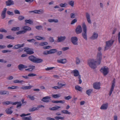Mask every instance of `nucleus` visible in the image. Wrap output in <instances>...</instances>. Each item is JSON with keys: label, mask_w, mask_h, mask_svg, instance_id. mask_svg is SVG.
Wrapping results in <instances>:
<instances>
[{"label": "nucleus", "mask_w": 120, "mask_h": 120, "mask_svg": "<svg viewBox=\"0 0 120 120\" xmlns=\"http://www.w3.org/2000/svg\"><path fill=\"white\" fill-rule=\"evenodd\" d=\"M83 31L82 34V35L83 38L86 40L87 39V29L86 26L84 22H83L82 25Z\"/></svg>", "instance_id": "f257e3e1"}, {"label": "nucleus", "mask_w": 120, "mask_h": 120, "mask_svg": "<svg viewBox=\"0 0 120 120\" xmlns=\"http://www.w3.org/2000/svg\"><path fill=\"white\" fill-rule=\"evenodd\" d=\"M97 62V61L94 60H91L88 61V64L91 68L94 69H95L97 67L96 64Z\"/></svg>", "instance_id": "f03ea898"}, {"label": "nucleus", "mask_w": 120, "mask_h": 120, "mask_svg": "<svg viewBox=\"0 0 120 120\" xmlns=\"http://www.w3.org/2000/svg\"><path fill=\"white\" fill-rule=\"evenodd\" d=\"M114 41L111 40L106 42V45L105 47L104 50L108 49L112 45Z\"/></svg>", "instance_id": "7ed1b4c3"}, {"label": "nucleus", "mask_w": 120, "mask_h": 120, "mask_svg": "<svg viewBox=\"0 0 120 120\" xmlns=\"http://www.w3.org/2000/svg\"><path fill=\"white\" fill-rule=\"evenodd\" d=\"M102 72L104 75H107L109 72V68L106 66L102 68L100 70Z\"/></svg>", "instance_id": "20e7f679"}, {"label": "nucleus", "mask_w": 120, "mask_h": 120, "mask_svg": "<svg viewBox=\"0 0 120 120\" xmlns=\"http://www.w3.org/2000/svg\"><path fill=\"white\" fill-rule=\"evenodd\" d=\"M115 78H114L112 81V85L109 93V94L110 96H111L114 89V87L115 86Z\"/></svg>", "instance_id": "39448f33"}, {"label": "nucleus", "mask_w": 120, "mask_h": 120, "mask_svg": "<svg viewBox=\"0 0 120 120\" xmlns=\"http://www.w3.org/2000/svg\"><path fill=\"white\" fill-rule=\"evenodd\" d=\"M102 54L101 52H98L97 56L96 61L98 65L100 64L101 63L102 59Z\"/></svg>", "instance_id": "423d86ee"}, {"label": "nucleus", "mask_w": 120, "mask_h": 120, "mask_svg": "<svg viewBox=\"0 0 120 120\" xmlns=\"http://www.w3.org/2000/svg\"><path fill=\"white\" fill-rule=\"evenodd\" d=\"M71 40L72 42L74 45H77L78 44V39L76 37H72L71 38Z\"/></svg>", "instance_id": "0eeeda50"}, {"label": "nucleus", "mask_w": 120, "mask_h": 120, "mask_svg": "<svg viewBox=\"0 0 120 120\" xmlns=\"http://www.w3.org/2000/svg\"><path fill=\"white\" fill-rule=\"evenodd\" d=\"M25 49L24 51L26 52V53L30 55L34 53L33 50H31V49L28 48H24Z\"/></svg>", "instance_id": "6e6552de"}, {"label": "nucleus", "mask_w": 120, "mask_h": 120, "mask_svg": "<svg viewBox=\"0 0 120 120\" xmlns=\"http://www.w3.org/2000/svg\"><path fill=\"white\" fill-rule=\"evenodd\" d=\"M100 82H96L94 83L93 85V88L96 89H99L100 88Z\"/></svg>", "instance_id": "1a4fd4ad"}, {"label": "nucleus", "mask_w": 120, "mask_h": 120, "mask_svg": "<svg viewBox=\"0 0 120 120\" xmlns=\"http://www.w3.org/2000/svg\"><path fill=\"white\" fill-rule=\"evenodd\" d=\"M82 31V29L81 26L79 25L76 27L75 30L77 34L81 33Z\"/></svg>", "instance_id": "9d476101"}, {"label": "nucleus", "mask_w": 120, "mask_h": 120, "mask_svg": "<svg viewBox=\"0 0 120 120\" xmlns=\"http://www.w3.org/2000/svg\"><path fill=\"white\" fill-rule=\"evenodd\" d=\"M51 98L49 96H46L43 98L41 101L45 102H49L50 101L49 100Z\"/></svg>", "instance_id": "9b49d317"}, {"label": "nucleus", "mask_w": 120, "mask_h": 120, "mask_svg": "<svg viewBox=\"0 0 120 120\" xmlns=\"http://www.w3.org/2000/svg\"><path fill=\"white\" fill-rule=\"evenodd\" d=\"M66 37L65 36H61L57 37V41L58 42H60L64 41Z\"/></svg>", "instance_id": "f8f14e48"}, {"label": "nucleus", "mask_w": 120, "mask_h": 120, "mask_svg": "<svg viewBox=\"0 0 120 120\" xmlns=\"http://www.w3.org/2000/svg\"><path fill=\"white\" fill-rule=\"evenodd\" d=\"M22 28L23 30V31H24V33H26L27 31L30 30H31L30 27L27 26H23Z\"/></svg>", "instance_id": "ddd939ff"}, {"label": "nucleus", "mask_w": 120, "mask_h": 120, "mask_svg": "<svg viewBox=\"0 0 120 120\" xmlns=\"http://www.w3.org/2000/svg\"><path fill=\"white\" fill-rule=\"evenodd\" d=\"M2 104L3 105H8L10 104H11L12 105H16L17 104L16 102H13L11 101H4L2 102Z\"/></svg>", "instance_id": "4468645a"}, {"label": "nucleus", "mask_w": 120, "mask_h": 120, "mask_svg": "<svg viewBox=\"0 0 120 120\" xmlns=\"http://www.w3.org/2000/svg\"><path fill=\"white\" fill-rule=\"evenodd\" d=\"M7 10L6 8H4V9L3 11H2L1 16L2 17V18L3 19L5 18L6 16V13Z\"/></svg>", "instance_id": "2eb2a0df"}, {"label": "nucleus", "mask_w": 120, "mask_h": 120, "mask_svg": "<svg viewBox=\"0 0 120 120\" xmlns=\"http://www.w3.org/2000/svg\"><path fill=\"white\" fill-rule=\"evenodd\" d=\"M25 45L24 43L21 44H18L15 45L13 48V49H16L19 48L23 47Z\"/></svg>", "instance_id": "dca6fc26"}, {"label": "nucleus", "mask_w": 120, "mask_h": 120, "mask_svg": "<svg viewBox=\"0 0 120 120\" xmlns=\"http://www.w3.org/2000/svg\"><path fill=\"white\" fill-rule=\"evenodd\" d=\"M27 67V66L22 64H20L18 66L19 69L20 71L22 70V69L26 68Z\"/></svg>", "instance_id": "f3484780"}, {"label": "nucleus", "mask_w": 120, "mask_h": 120, "mask_svg": "<svg viewBox=\"0 0 120 120\" xmlns=\"http://www.w3.org/2000/svg\"><path fill=\"white\" fill-rule=\"evenodd\" d=\"M86 16L88 23H89L91 24V22L90 19V15L88 13H86Z\"/></svg>", "instance_id": "a211bd4d"}, {"label": "nucleus", "mask_w": 120, "mask_h": 120, "mask_svg": "<svg viewBox=\"0 0 120 120\" xmlns=\"http://www.w3.org/2000/svg\"><path fill=\"white\" fill-rule=\"evenodd\" d=\"M98 36V34L97 33L94 32L92 36L91 37V39L92 40L96 39Z\"/></svg>", "instance_id": "6ab92c4d"}, {"label": "nucleus", "mask_w": 120, "mask_h": 120, "mask_svg": "<svg viewBox=\"0 0 120 120\" xmlns=\"http://www.w3.org/2000/svg\"><path fill=\"white\" fill-rule=\"evenodd\" d=\"M36 57L33 55H31L29 57L28 59L30 60L34 63Z\"/></svg>", "instance_id": "aec40b11"}, {"label": "nucleus", "mask_w": 120, "mask_h": 120, "mask_svg": "<svg viewBox=\"0 0 120 120\" xmlns=\"http://www.w3.org/2000/svg\"><path fill=\"white\" fill-rule=\"evenodd\" d=\"M6 5L7 6H10L11 5L14 4V2L13 1H10V0L6 1L5 2Z\"/></svg>", "instance_id": "412c9836"}, {"label": "nucleus", "mask_w": 120, "mask_h": 120, "mask_svg": "<svg viewBox=\"0 0 120 120\" xmlns=\"http://www.w3.org/2000/svg\"><path fill=\"white\" fill-rule=\"evenodd\" d=\"M6 113L8 114H11L13 113V111L10 108H7L5 110Z\"/></svg>", "instance_id": "4be33fe9"}, {"label": "nucleus", "mask_w": 120, "mask_h": 120, "mask_svg": "<svg viewBox=\"0 0 120 120\" xmlns=\"http://www.w3.org/2000/svg\"><path fill=\"white\" fill-rule=\"evenodd\" d=\"M73 72L74 73V76L75 77L80 75H79V71L77 70H73Z\"/></svg>", "instance_id": "5701e85b"}, {"label": "nucleus", "mask_w": 120, "mask_h": 120, "mask_svg": "<svg viewBox=\"0 0 120 120\" xmlns=\"http://www.w3.org/2000/svg\"><path fill=\"white\" fill-rule=\"evenodd\" d=\"M66 61L67 60L65 59H60V60H57V62L58 63L62 64L65 63Z\"/></svg>", "instance_id": "b1692460"}, {"label": "nucleus", "mask_w": 120, "mask_h": 120, "mask_svg": "<svg viewBox=\"0 0 120 120\" xmlns=\"http://www.w3.org/2000/svg\"><path fill=\"white\" fill-rule=\"evenodd\" d=\"M43 61V60L39 58H37L36 57L34 63H38L42 62Z\"/></svg>", "instance_id": "393cba45"}, {"label": "nucleus", "mask_w": 120, "mask_h": 120, "mask_svg": "<svg viewBox=\"0 0 120 120\" xmlns=\"http://www.w3.org/2000/svg\"><path fill=\"white\" fill-rule=\"evenodd\" d=\"M9 94V92L8 91L5 90H0V94L1 95L5 94L8 95Z\"/></svg>", "instance_id": "a878e982"}, {"label": "nucleus", "mask_w": 120, "mask_h": 120, "mask_svg": "<svg viewBox=\"0 0 120 120\" xmlns=\"http://www.w3.org/2000/svg\"><path fill=\"white\" fill-rule=\"evenodd\" d=\"M108 107L107 104H103L101 106L100 109H106Z\"/></svg>", "instance_id": "bb28decb"}, {"label": "nucleus", "mask_w": 120, "mask_h": 120, "mask_svg": "<svg viewBox=\"0 0 120 120\" xmlns=\"http://www.w3.org/2000/svg\"><path fill=\"white\" fill-rule=\"evenodd\" d=\"M33 86H25L21 87V88L24 90H26L30 89Z\"/></svg>", "instance_id": "cd10ccee"}, {"label": "nucleus", "mask_w": 120, "mask_h": 120, "mask_svg": "<svg viewBox=\"0 0 120 120\" xmlns=\"http://www.w3.org/2000/svg\"><path fill=\"white\" fill-rule=\"evenodd\" d=\"M48 21L50 22H54L55 23H57L59 22L58 20L57 19H49L48 20Z\"/></svg>", "instance_id": "c85d7f7f"}, {"label": "nucleus", "mask_w": 120, "mask_h": 120, "mask_svg": "<svg viewBox=\"0 0 120 120\" xmlns=\"http://www.w3.org/2000/svg\"><path fill=\"white\" fill-rule=\"evenodd\" d=\"M38 108L34 107L29 109L28 110L30 112H33L36 110H38Z\"/></svg>", "instance_id": "c756f323"}, {"label": "nucleus", "mask_w": 120, "mask_h": 120, "mask_svg": "<svg viewBox=\"0 0 120 120\" xmlns=\"http://www.w3.org/2000/svg\"><path fill=\"white\" fill-rule=\"evenodd\" d=\"M60 106H56L55 107H53L52 108H49V109L52 110H56L59 108H60Z\"/></svg>", "instance_id": "7c9ffc66"}, {"label": "nucleus", "mask_w": 120, "mask_h": 120, "mask_svg": "<svg viewBox=\"0 0 120 120\" xmlns=\"http://www.w3.org/2000/svg\"><path fill=\"white\" fill-rule=\"evenodd\" d=\"M50 54L54 53L57 52V50L56 49H52L49 50Z\"/></svg>", "instance_id": "2f4dec72"}, {"label": "nucleus", "mask_w": 120, "mask_h": 120, "mask_svg": "<svg viewBox=\"0 0 120 120\" xmlns=\"http://www.w3.org/2000/svg\"><path fill=\"white\" fill-rule=\"evenodd\" d=\"M93 91V90L89 89L86 91V93L89 96H90L91 92Z\"/></svg>", "instance_id": "473e14b6"}, {"label": "nucleus", "mask_w": 120, "mask_h": 120, "mask_svg": "<svg viewBox=\"0 0 120 120\" xmlns=\"http://www.w3.org/2000/svg\"><path fill=\"white\" fill-rule=\"evenodd\" d=\"M75 90H78L80 91H82V88L81 87L79 86H75Z\"/></svg>", "instance_id": "72a5a7b5"}, {"label": "nucleus", "mask_w": 120, "mask_h": 120, "mask_svg": "<svg viewBox=\"0 0 120 120\" xmlns=\"http://www.w3.org/2000/svg\"><path fill=\"white\" fill-rule=\"evenodd\" d=\"M20 29L19 27H13L11 29V30L13 31H19Z\"/></svg>", "instance_id": "f704fd0d"}, {"label": "nucleus", "mask_w": 120, "mask_h": 120, "mask_svg": "<svg viewBox=\"0 0 120 120\" xmlns=\"http://www.w3.org/2000/svg\"><path fill=\"white\" fill-rule=\"evenodd\" d=\"M35 38L37 39V40H41L42 39H43L45 40V38L44 37H41L39 36H36L35 37Z\"/></svg>", "instance_id": "c9c22d12"}, {"label": "nucleus", "mask_w": 120, "mask_h": 120, "mask_svg": "<svg viewBox=\"0 0 120 120\" xmlns=\"http://www.w3.org/2000/svg\"><path fill=\"white\" fill-rule=\"evenodd\" d=\"M16 102L17 104H17L16 106V108H18L20 107V108L22 105V104L21 103V101L19 102Z\"/></svg>", "instance_id": "e433bc0d"}, {"label": "nucleus", "mask_w": 120, "mask_h": 120, "mask_svg": "<svg viewBox=\"0 0 120 120\" xmlns=\"http://www.w3.org/2000/svg\"><path fill=\"white\" fill-rule=\"evenodd\" d=\"M35 95L31 96V95H28L27 96V98H29L31 100L33 101L35 99L34 96Z\"/></svg>", "instance_id": "4c0bfd02"}, {"label": "nucleus", "mask_w": 120, "mask_h": 120, "mask_svg": "<svg viewBox=\"0 0 120 120\" xmlns=\"http://www.w3.org/2000/svg\"><path fill=\"white\" fill-rule=\"evenodd\" d=\"M68 4L69 5L71 6L72 7H74V1H69L68 2Z\"/></svg>", "instance_id": "58836bf2"}, {"label": "nucleus", "mask_w": 120, "mask_h": 120, "mask_svg": "<svg viewBox=\"0 0 120 120\" xmlns=\"http://www.w3.org/2000/svg\"><path fill=\"white\" fill-rule=\"evenodd\" d=\"M76 63L77 65L79 64L80 62V59L78 57H77L76 58Z\"/></svg>", "instance_id": "ea45409f"}, {"label": "nucleus", "mask_w": 120, "mask_h": 120, "mask_svg": "<svg viewBox=\"0 0 120 120\" xmlns=\"http://www.w3.org/2000/svg\"><path fill=\"white\" fill-rule=\"evenodd\" d=\"M22 119L24 120H32V117L31 116H30L29 117H22Z\"/></svg>", "instance_id": "a19ab883"}, {"label": "nucleus", "mask_w": 120, "mask_h": 120, "mask_svg": "<svg viewBox=\"0 0 120 120\" xmlns=\"http://www.w3.org/2000/svg\"><path fill=\"white\" fill-rule=\"evenodd\" d=\"M48 44V43L47 42H42L40 43V45L43 46L45 45Z\"/></svg>", "instance_id": "79ce46f5"}, {"label": "nucleus", "mask_w": 120, "mask_h": 120, "mask_svg": "<svg viewBox=\"0 0 120 120\" xmlns=\"http://www.w3.org/2000/svg\"><path fill=\"white\" fill-rule=\"evenodd\" d=\"M25 22L27 23H29L30 24H31L33 23V22L31 21V20L30 19L26 20H25Z\"/></svg>", "instance_id": "37998d69"}, {"label": "nucleus", "mask_w": 120, "mask_h": 120, "mask_svg": "<svg viewBox=\"0 0 120 120\" xmlns=\"http://www.w3.org/2000/svg\"><path fill=\"white\" fill-rule=\"evenodd\" d=\"M52 96L54 98H59L60 96V95L59 94H52Z\"/></svg>", "instance_id": "c03bdc74"}, {"label": "nucleus", "mask_w": 120, "mask_h": 120, "mask_svg": "<svg viewBox=\"0 0 120 120\" xmlns=\"http://www.w3.org/2000/svg\"><path fill=\"white\" fill-rule=\"evenodd\" d=\"M18 87L17 86H12L11 87H8V89H16L18 88Z\"/></svg>", "instance_id": "a18cd8bd"}, {"label": "nucleus", "mask_w": 120, "mask_h": 120, "mask_svg": "<svg viewBox=\"0 0 120 120\" xmlns=\"http://www.w3.org/2000/svg\"><path fill=\"white\" fill-rule=\"evenodd\" d=\"M55 118L56 120H59L60 119L61 120H63L64 119V117L59 116H56L55 117Z\"/></svg>", "instance_id": "49530a36"}, {"label": "nucleus", "mask_w": 120, "mask_h": 120, "mask_svg": "<svg viewBox=\"0 0 120 120\" xmlns=\"http://www.w3.org/2000/svg\"><path fill=\"white\" fill-rule=\"evenodd\" d=\"M24 19V17L21 15L19 16L18 18V20L19 21H21L23 19Z\"/></svg>", "instance_id": "de8ad7c7"}, {"label": "nucleus", "mask_w": 120, "mask_h": 120, "mask_svg": "<svg viewBox=\"0 0 120 120\" xmlns=\"http://www.w3.org/2000/svg\"><path fill=\"white\" fill-rule=\"evenodd\" d=\"M23 82V80H21L20 81H19L18 80H15L14 81V83H21Z\"/></svg>", "instance_id": "09e8293b"}, {"label": "nucleus", "mask_w": 120, "mask_h": 120, "mask_svg": "<svg viewBox=\"0 0 120 120\" xmlns=\"http://www.w3.org/2000/svg\"><path fill=\"white\" fill-rule=\"evenodd\" d=\"M44 10L42 9H40L38 10V14H42L44 13Z\"/></svg>", "instance_id": "8fccbe9b"}, {"label": "nucleus", "mask_w": 120, "mask_h": 120, "mask_svg": "<svg viewBox=\"0 0 120 120\" xmlns=\"http://www.w3.org/2000/svg\"><path fill=\"white\" fill-rule=\"evenodd\" d=\"M24 31H23V30H20L19 31H18L16 33V34L17 35H18L19 34H24Z\"/></svg>", "instance_id": "3c124183"}, {"label": "nucleus", "mask_w": 120, "mask_h": 120, "mask_svg": "<svg viewBox=\"0 0 120 120\" xmlns=\"http://www.w3.org/2000/svg\"><path fill=\"white\" fill-rule=\"evenodd\" d=\"M7 32V31L6 30L3 28L0 29V32L6 33Z\"/></svg>", "instance_id": "603ef678"}, {"label": "nucleus", "mask_w": 120, "mask_h": 120, "mask_svg": "<svg viewBox=\"0 0 120 120\" xmlns=\"http://www.w3.org/2000/svg\"><path fill=\"white\" fill-rule=\"evenodd\" d=\"M8 39H11L12 40H13L15 38L14 37H12L11 35H8L6 37Z\"/></svg>", "instance_id": "864d4df0"}, {"label": "nucleus", "mask_w": 120, "mask_h": 120, "mask_svg": "<svg viewBox=\"0 0 120 120\" xmlns=\"http://www.w3.org/2000/svg\"><path fill=\"white\" fill-rule=\"evenodd\" d=\"M37 75L34 73H30L28 74V76L30 77H34Z\"/></svg>", "instance_id": "5fc2aeb1"}, {"label": "nucleus", "mask_w": 120, "mask_h": 120, "mask_svg": "<svg viewBox=\"0 0 120 120\" xmlns=\"http://www.w3.org/2000/svg\"><path fill=\"white\" fill-rule=\"evenodd\" d=\"M32 12H34L35 13L38 14V10H35L34 11H30L29 12V13H31Z\"/></svg>", "instance_id": "6e6d98bb"}, {"label": "nucleus", "mask_w": 120, "mask_h": 120, "mask_svg": "<svg viewBox=\"0 0 120 120\" xmlns=\"http://www.w3.org/2000/svg\"><path fill=\"white\" fill-rule=\"evenodd\" d=\"M77 21V20L76 19H75L72 20L71 23V24H73L76 22Z\"/></svg>", "instance_id": "4d7b16f0"}, {"label": "nucleus", "mask_w": 120, "mask_h": 120, "mask_svg": "<svg viewBox=\"0 0 120 120\" xmlns=\"http://www.w3.org/2000/svg\"><path fill=\"white\" fill-rule=\"evenodd\" d=\"M15 13V14H19L20 12L19 11L17 10H15L14 11Z\"/></svg>", "instance_id": "13d9d810"}, {"label": "nucleus", "mask_w": 120, "mask_h": 120, "mask_svg": "<svg viewBox=\"0 0 120 120\" xmlns=\"http://www.w3.org/2000/svg\"><path fill=\"white\" fill-rule=\"evenodd\" d=\"M67 5V4L66 3L64 4H60V6L61 7H64L66 6Z\"/></svg>", "instance_id": "bf43d9fd"}, {"label": "nucleus", "mask_w": 120, "mask_h": 120, "mask_svg": "<svg viewBox=\"0 0 120 120\" xmlns=\"http://www.w3.org/2000/svg\"><path fill=\"white\" fill-rule=\"evenodd\" d=\"M49 41L51 42H52L54 41V40L53 39V38L50 37L49 38Z\"/></svg>", "instance_id": "052dcab7"}, {"label": "nucleus", "mask_w": 120, "mask_h": 120, "mask_svg": "<svg viewBox=\"0 0 120 120\" xmlns=\"http://www.w3.org/2000/svg\"><path fill=\"white\" fill-rule=\"evenodd\" d=\"M75 14L71 13L70 14V17L71 18H75Z\"/></svg>", "instance_id": "680f3d73"}, {"label": "nucleus", "mask_w": 120, "mask_h": 120, "mask_svg": "<svg viewBox=\"0 0 120 120\" xmlns=\"http://www.w3.org/2000/svg\"><path fill=\"white\" fill-rule=\"evenodd\" d=\"M54 67H48L47 68H45V69L46 71H49L51 70L54 68Z\"/></svg>", "instance_id": "e2e57ef3"}, {"label": "nucleus", "mask_w": 120, "mask_h": 120, "mask_svg": "<svg viewBox=\"0 0 120 120\" xmlns=\"http://www.w3.org/2000/svg\"><path fill=\"white\" fill-rule=\"evenodd\" d=\"M58 86H60L61 88V87L64 85L61 83L60 82H58Z\"/></svg>", "instance_id": "0e129e2a"}, {"label": "nucleus", "mask_w": 120, "mask_h": 120, "mask_svg": "<svg viewBox=\"0 0 120 120\" xmlns=\"http://www.w3.org/2000/svg\"><path fill=\"white\" fill-rule=\"evenodd\" d=\"M28 67L30 68H31L33 70L34 69L35 67L34 66L30 65L28 66Z\"/></svg>", "instance_id": "69168bd1"}, {"label": "nucleus", "mask_w": 120, "mask_h": 120, "mask_svg": "<svg viewBox=\"0 0 120 120\" xmlns=\"http://www.w3.org/2000/svg\"><path fill=\"white\" fill-rule=\"evenodd\" d=\"M42 26H36L35 27V28L36 29L38 30H40L41 28H42Z\"/></svg>", "instance_id": "338daca9"}, {"label": "nucleus", "mask_w": 120, "mask_h": 120, "mask_svg": "<svg viewBox=\"0 0 120 120\" xmlns=\"http://www.w3.org/2000/svg\"><path fill=\"white\" fill-rule=\"evenodd\" d=\"M46 119L47 120H55L54 118L50 117H47L46 118Z\"/></svg>", "instance_id": "774afa93"}]
</instances>
